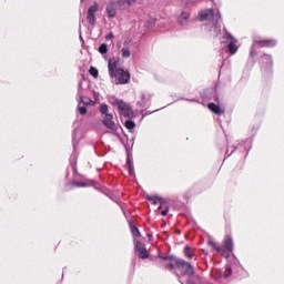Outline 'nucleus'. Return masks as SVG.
Returning a JSON list of instances; mask_svg holds the SVG:
<instances>
[{"label":"nucleus","instance_id":"11","mask_svg":"<svg viewBox=\"0 0 284 284\" xmlns=\"http://www.w3.org/2000/svg\"><path fill=\"white\" fill-rule=\"evenodd\" d=\"M114 116L112 114H106L103 116L102 123L108 128V130H116V123L113 121Z\"/></svg>","mask_w":284,"mask_h":284},{"label":"nucleus","instance_id":"21","mask_svg":"<svg viewBox=\"0 0 284 284\" xmlns=\"http://www.w3.org/2000/svg\"><path fill=\"white\" fill-rule=\"evenodd\" d=\"M121 57L122 59H130L132 52L130 51V48H122L121 50Z\"/></svg>","mask_w":284,"mask_h":284},{"label":"nucleus","instance_id":"33","mask_svg":"<svg viewBox=\"0 0 284 284\" xmlns=\"http://www.w3.org/2000/svg\"><path fill=\"white\" fill-rule=\"evenodd\" d=\"M106 41H112L114 39V33L110 32L109 34L105 36Z\"/></svg>","mask_w":284,"mask_h":284},{"label":"nucleus","instance_id":"14","mask_svg":"<svg viewBox=\"0 0 284 284\" xmlns=\"http://www.w3.org/2000/svg\"><path fill=\"white\" fill-rule=\"evenodd\" d=\"M150 95L141 93L139 100L136 101V105H139V108H150Z\"/></svg>","mask_w":284,"mask_h":284},{"label":"nucleus","instance_id":"13","mask_svg":"<svg viewBox=\"0 0 284 284\" xmlns=\"http://www.w3.org/2000/svg\"><path fill=\"white\" fill-rule=\"evenodd\" d=\"M115 3L118 6V9L123 11V10H130L132 3H136V0H115Z\"/></svg>","mask_w":284,"mask_h":284},{"label":"nucleus","instance_id":"24","mask_svg":"<svg viewBox=\"0 0 284 284\" xmlns=\"http://www.w3.org/2000/svg\"><path fill=\"white\" fill-rule=\"evenodd\" d=\"M184 254L186 258H194V253L192 252V247L185 246Z\"/></svg>","mask_w":284,"mask_h":284},{"label":"nucleus","instance_id":"12","mask_svg":"<svg viewBox=\"0 0 284 284\" xmlns=\"http://www.w3.org/2000/svg\"><path fill=\"white\" fill-rule=\"evenodd\" d=\"M223 247H224V252H226L227 254L234 251V240H232V236L226 235L224 237Z\"/></svg>","mask_w":284,"mask_h":284},{"label":"nucleus","instance_id":"42","mask_svg":"<svg viewBox=\"0 0 284 284\" xmlns=\"http://www.w3.org/2000/svg\"><path fill=\"white\" fill-rule=\"evenodd\" d=\"M81 2H83V0H80Z\"/></svg>","mask_w":284,"mask_h":284},{"label":"nucleus","instance_id":"1","mask_svg":"<svg viewBox=\"0 0 284 284\" xmlns=\"http://www.w3.org/2000/svg\"><path fill=\"white\" fill-rule=\"evenodd\" d=\"M199 21H212L213 27L211 31L213 32L214 37H219L221 34V12H214V9H203L197 14Z\"/></svg>","mask_w":284,"mask_h":284},{"label":"nucleus","instance_id":"30","mask_svg":"<svg viewBox=\"0 0 284 284\" xmlns=\"http://www.w3.org/2000/svg\"><path fill=\"white\" fill-rule=\"evenodd\" d=\"M73 187H88V184L82 182H72Z\"/></svg>","mask_w":284,"mask_h":284},{"label":"nucleus","instance_id":"6","mask_svg":"<svg viewBox=\"0 0 284 284\" xmlns=\"http://www.w3.org/2000/svg\"><path fill=\"white\" fill-rule=\"evenodd\" d=\"M97 12H99V3L94 2L87 11V21L90 26H97Z\"/></svg>","mask_w":284,"mask_h":284},{"label":"nucleus","instance_id":"17","mask_svg":"<svg viewBox=\"0 0 284 284\" xmlns=\"http://www.w3.org/2000/svg\"><path fill=\"white\" fill-rule=\"evenodd\" d=\"M148 199L149 201H151V203H153V205H159V203L160 205H163V203H165V201L159 195H152V196H149Z\"/></svg>","mask_w":284,"mask_h":284},{"label":"nucleus","instance_id":"34","mask_svg":"<svg viewBox=\"0 0 284 284\" xmlns=\"http://www.w3.org/2000/svg\"><path fill=\"white\" fill-rule=\"evenodd\" d=\"M165 268L172 271V270H174V265L172 263H169L165 265Z\"/></svg>","mask_w":284,"mask_h":284},{"label":"nucleus","instance_id":"25","mask_svg":"<svg viewBox=\"0 0 284 284\" xmlns=\"http://www.w3.org/2000/svg\"><path fill=\"white\" fill-rule=\"evenodd\" d=\"M231 275H232V266L226 265V266H225V270H224V273H223V276H224V278H227V277H230Z\"/></svg>","mask_w":284,"mask_h":284},{"label":"nucleus","instance_id":"32","mask_svg":"<svg viewBox=\"0 0 284 284\" xmlns=\"http://www.w3.org/2000/svg\"><path fill=\"white\" fill-rule=\"evenodd\" d=\"M234 152H236V146L235 148L233 146L232 149L229 146L226 150L227 156H232V154H234Z\"/></svg>","mask_w":284,"mask_h":284},{"label":"nucleus","instance_id":"31","mask_svg":"<svg viewBox=\"0 0 284 284\" xmlns=\"http://www.w3.org/2000/svg\"><path fill=\"white\" fill-rule=\"evenodd\" d=\"M79 114L84 116V114H88V109L85 106H79Z\"/></svg>","mask_w":284,"mask_h":284},{"label":"nucleus","instance_id":"27","mask_svg":"<svg viewBox=\"0 0 284 284\" xmlns=\"http://www.w3.org/2000/svg\"><path fill=\"white\" fill-rule=\"evenodd\" d=\"M126 168L131 175L134 174V166L132 165V161H130V159L126 160Z\"/></svg>","mask_w":284,"mask_h":284},{"label":"nucleus","instance_id":"39","mask_svg":"<svg viewBox=\"0 0 284 284\" xmlns=\"http://www.w3.org/2000/svg\"><path fill=\"white\" fill-rule=\"evenodd\" d=\"M185 101H191V102H194V101H196V100H194V99H185Z\"/></svg>","mask_w":284,"mask_h":284},{"label":"nucleus","instance_id":"4","mask_svg":"<svg viewBox=\"0 0 284 284\" xmlns=\"http://www.w3.org/2000/svg\"><path fill=\"white\" fill-rule=\"evenodd\" d=\"M222 39H223L222 43H227L226 47L230 54H236V52H239V45H237L239 40L234 38V36H232L230 32H227V30L225 29H224V34Z\"/></svg>","mask_w":284,"mask_h":284},{"label":"nucleus","instance_id":"22","mask_svg":"<svg viewBox=\"0 0 284 284\" xmlns=\"http://www.w3.org/2000/svg\"><path fill=\"white\" fill-rule=\"evenodd\" d=\"M110 112V108L108 106V104H101L100 105V113L102 114V116H108V113Z\"/></svg>","mask_w":284,"mask_h":284},{"label":"nucleus","instance_id":"18","mask_svg":"<svg viewBox=\"0 0 284 284\" xmlns=\"http://www.w3.org/2000/svg\"><path fill=\"white\" fill-rule=\"evenodd\" d=\"M124 126L126 128L128 131L133 132L134 128H136V123L132 120H126L124 123Z\"/></svg>","mask_w":284,"mask_h":284},{"label":"nucleus","instance_id":"15","mask_svg":"<svg viewBox=\"0 0 284 284\" xmlns=\"http://www.w3.org/2000/svg\"><path fill=\"white\" fill-rule=\"evenodd\" d=\"M207 243L213 250L219 252V254H222L224 258H230V253L225 252V250L219 246V244H216L214 241H209Z\"/></svg>","mask_w":284,"mask_h":284},{"label":"nucleus","instance_id":"20","mask_svg":"<svg viewBox=\"0 0 284 284\" xmlns=\"http://www.w3.org/2000/svg\"><path fill=\"white\" fill-rule=\"evenodd\" d=\"M262 61H263L264 63H266L267 68H272V65H273V60H272V57H271L270 54H264V55L262 57Z\"/></svg>","mask_w":284,"mask_h":284},{"label":"nucleus","instance_id":"41","mask_svg":"<svg viewBox=\"0 0 284 284\" xmlns=\"http://www.w3.org/2000/svg\"><path fill=\"white\" fill-rule=\"evenodd\" d=\"M181 284H183V282L180 281Z\"/></svg>","mask_w":284,"mask_h":284},{"label":"nucleus","instance_id":"9","mask_svg":"<svg viewBox=\"0 0 284 284\" xmlns=\"http://www.w3.org/2000/svg\"><path fill=\"white\" fill-rule=\"evenodd\" d=\"M118 8H119V6H116V1H114V0H111L106 4V14H108L109 19H114V17H116Z\"/></svg>","mask_w":284,"mask_h":284},{"label":"nucleus","instance_id":"19","mask_svg":"<svg viewBox=\"0 0 284 284\" xmlns=\"http://www.w3.org/2000/svg\"><path fill=\"white\" fill-rule=\"evenodd\" d=\"M200 0H180V3H183V6H186V8H192V6H196Z\"/></svg>","mask_w":284,"mask_h":284},{"label":"nucleus","instance_id":"37","mask_svg":"<svg viewBox=\"0 0 284 284\" xmlns=\"http://www.w3.org/2000/svg\"><path fill=\"white\" fill-rule=\"evenodd\" d=\"M186 284H195V283L193 281H191V280H187Z\"/></svg>","mask_w":284,"mask_h":284},{"label":"nucleus","instance_id":"5","mask_svg":"<svg viewBox=\"0 0 284 284\" xmlns=\"http://www.w3.org/2000/svg\"><path fill=\"white\" fill-rule=\"evenodd\" d=\"M178 270L182 276H194V266L182 258L175 261Z\"/></svg>","mask_w":284,"mask_h":284},{"label":"nucleus","instance_id":"10","mask_svg":"<svg viewBox=\"0 0 284 284\" xmlns=\"http://www.w3.org/2000/svg\"><path fill=\"white\" fill-rule=\"evenodd\" d=\"M191 21H192V17L190 11H182L178 18V22L180 26H189Z\"/></svg>","mask_w":284,"mask_h":284},{"label":"nucleus","instance_id":"23","mask_svg":"<svg viewBox=\"0 0 284 284\" xmlns=\"http://www.w3.org/2000/svg\"><path fill=\"white\" fill-rule=\"evenodd\" d=\"M79 136H80L79 130H74V131H73V134H72L73 148H74V149H77V144L79 143Z\"/></svg>","mask_w":284,"mask_h":284},{"label":"nucleus","instance_id":"36","mask_svg":"<svg viewBox=\"0 0 284 284\" xmlns=\"http://www.w3.org/2000/svg\"><path fill=\"white\" fill-rule=\"evenodd\" d=\"M81 101H82V103L88 104V102H85V98L81 97Z\"/></svg>","mask_w":284,"mask_h":284},{"label":"nucleus","instance_id":"8","mask_svg":"<svg viewBox=\"0 0 284 284\" xmlns=\"http://www.w3.org/2000/svg\"><path fill=\"white\" fill-rule=\"evenodd\" d=\"M135 250L139 252L138 256L139 258L145 260L150 258V253H148V248H145V245L139 241L135 242Z\"/></svg>","mask_w":284,"mask_h":284},{"label":"nucleus","instance_id":"29","mask_svg":"<svg viewBox=\"0 0 284 284\" xmlns=\"http://www.w3.org/2000/svg\"><path fill=\"white\" fill-rule=\"evenodd\" d=\"M91 77H93L94 79H97L99 77V70H97V68L91 67L89 70Z\"/></svg>","mask_w":284,"mask_h":284},{"label":"nucleus","instance_id":"35","mask_svg":"<svg viewBox=\"0 0 284 284\" xmlns=\"http://www.w3.org/2000/svg\"><path fill=\"white\" fill-rule=\"evenodd\" d=\"M169 209L161 211L162 216H168Z\"/></svg>","mask_w":284,"mask_h":284},{"label":"nucleus","instance_id":"2","mask_svg":"<svg viewBox=\"0 0 284 284\" xmlns=\"http://www.w3.org/2000/svg\"><path fill=\"white\" fill-rule=\"evenodd\" d=\"M116 65H119L116 59H109L108 69L111 79H115L116 83L120 85H125V83H130V72L121 68H116Z\"/></svg>","mask_w":284,"mask_h":284},{"label":"nucleus","instance_id":"40","mask_svg":"<svg viewBox=\"0 0 284 284\" xmlns=\"http://www.w3.org/2000/svg\"><path fill=\"white\" fill-rule=\"evenodd\" d=\"M161 207H162L161 205H160V206H158V210H161Z\"/></svg>","mask_w":284,"mask_h":284},{"label":"nucleus","instance_id":"7","mask_svg":"<svg viewBox=\"0 0 284 284\" xmlns=\"http://www.w3.org/2000/svg\"><path fill=\"white\" fill-rule=\"evenodd\" d=\"M278 41L276 39H265V40H254L253 45H258L260 48H276Z\"/></svg>","mask_w":284,"mask_h":284},{"label":"nucleus","instance_id":"28","mask_svg":"<svg viewBox=\"0 0 284 284\" xmlns=\"http://www.w3.org/2000/svg\"><path fill=\"white\" fill-rule=\"evenodd\" d=\"M131 232H132L133 236H141V232L134 224H131Z\"/></svg>","mask_w":284,"mask_h":284},{"label":"nucleus","instance_id":"38","mask_svg":"<svg viewBox=\"0 0 284 284\" xmlns=\"http://www.w3.org/2000/svg\"><path fill=\"white\" fill-rule=\"evenodd\" d=\"M250 54H251V57H254V54H256V53L254 52V50H251Z\"/></svg>","mask_w":284,"mask_h":284},{"label":"nucleus","instance_id":"26","mask_svg":"<svg viewBox=\"0 0 284 284\" xmlns=\"http://www.w3.org/2000/svg\"><path fill=\"white\" fill-rule=\"evenodd\" d=\"M99 52L100 54H108V44L105 43L100 44Z\"/></svg>","mask_w":284,"mask_h":284},{"label":"nucleus","instance_id":"16","mask_svg":"<svg viewBox=\"0 0 284 284\" xmlns=\"http://www.w3.org/2000/svg\"><path fill=\"white\" fill-rule=\"evenodd\" d=\"M207 108L211 112H213V114H216L217 116H220V114H225V110H223L221 105L215 104L214 102L209 103Z\"/></svg>","mask_w":284,"mask_h":284},{"label":"nucleus","instance_id":"3","mask_svg":"<svg viewBox=\"0 0 284 284\" xmlns=\"http://www.w3.org/2000/svg\"><path fill=\"white\" fill-rule=\"evenodd\" d=\"M108 99L111 105H113L114 108H118L122 116H126V118L132 116V108H130V104L125 103V101L116 99V97L114 95H109Z\"/></svg>","mask_w":284,"mask_h":284}]
</instances>
